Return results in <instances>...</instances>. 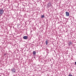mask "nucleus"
<instances>
[{
	"instance_id": "obj_1",
	"label": "nucleus",
	"mask_w": 76,
	"mask_h": 76,
	"mask_svg": "<svg viewBox=\"0 0 76 76\" xmlns=\"http://www.w3.org/2000/svg\"><path fill=\"white\" fill-rule=\"evenodd\" d=\"M3 13H4V10L3 9H0V15H1L3 14Z\"/></svg>"
},
{
	"instance_id": "obj_2",
	"label": "nucleus",
	"mask_w": 76,
	"mask_h": 76,
	"mask_svg": "<svg viewBox=\"0 0 76 76\" xmlns=\"http://www.w3.org/2000/svg\"><path fill=\"white\" fill-rule=\"evenodd\" d=\"M66 16H69L70 15L69 14V12H66Z\"/></svg>"
},
{
	"instance_id": "obj_3",
	"label": "nucleus",
	"mask_w": 76,
	"mask_h": 76,
	"mask_svg": "<svg viewBox=\"0 0 76 76\" xmlns=\"http://www.w3.org/2000/svg\"><path fill=\"white\" fill-rule=\"evenodd\" d=\"M28 36H24L23 37V39H28Z\"/></svg>"
},
{
	"instance_id": "obj_4",
	"label": "nucleus",
	"mask_w": 76,
	"mask_h": 76,
	"mask_svg": "<svg viewBox=\"0 0 76 76\" xmlns=\"http://www.w3.org/2000/svg\"><path fill=\"white\" fill-rule=\"evenodd\" d=\"M11 70L12 72H13V73L14 72V73H16V71H15V69H11Z\"/></svg>"
},
{
	"instance_id": "obj_5",
	"label": "nucleus",
	"mask_w": 76,
	"mask_h": 76,
	"mask_svg": "<svg viewBox=\"0 0 76 76\" xmlns=\"http://www.w3.org/2000/svg\"><path fill=\"white\" fill-rule=\"evenodd\" d=\"M51 6V4L50 3H49L47 5L48 7H50Z\"/></svg>"
},
{
	"instance_id": "obj_6",
	"label": "nucleus",
	"mask_w": 76,
	"mask_h": 76,
	"mask_svg": "<svg viewBox=\"0 0 76 76\" xmlns=\"http://www.w3.org/2000/svg\"><path fill=\"white\" fill-rule=\"evenodd\" d=\"M72 42H69L68 44L69 46H70V45H72Z\"/></svg>"
},
{
	"instance_id": "obj_7",
	"label": "nucleus",
	"mask_w": 76,
	"mask_h": 76,
	"mask_svg": "<svg viewBox=\"0 0 76 76\" xmlns=\"http://www.w3.org/2000/svg\"><path fill=\"white\" fill-rule=\"evenodd\" d=\"M33 55H35L36 54V52L35 51H34L33 52Z\"/></svg>"
},
{
	"instance_id": "obj_8",
	"label": "nucleus",
	"mask_w": 76,
	"mask_h": 76,
	"mask_svg": "<svg viewBox=\"0 0 76 76\" xmlns=\"http://www.w3.org/2000/svg\"><path fill=\"white\" fill-rule=\"evenodd\" d=\"M45 42L46 45H48V41L46 40Z\"/></svg>"
},
{
	"instance_id": "obj_9",
	"label": "nucleus",
	"mask_w": 76,
	"mask_h": 76,
	"mask_svg": "<svg viewBox=\"0 0 76 76\" xmlns=\"http://www.w3.org/2000/svg\"><path fill=\"white\" fill-rule=\"evenodd\" d=\"M45 16H44V15H42L41 16V18H44Z\"/></svg>"
},
{
	"instance_id": "obj_10",
	"label": "nucleus",
	"mask_w": 76,
	"mask_h": 76,
	"mask_svg": "<svg viewBox=\"0 0 76 76\" xmlns=\"http://www.w3.org/2000/svg\"><path fill=\"white\" fill-rule=\"evenodd\" d=\"M69 76H73L72 75H71V74H70L69 75Z\"/></svg>"
},
{
	"instance_id": "obj_11",
	"label": "nucleus",
	"mask_w": 76,
	"mask_h": 76,
	"mask_svg": "<svg viewBox=\"0 0 76 76\" xmlns=\"http://www.w3.org/2000/svg\"><path fill=\"white\" fill-rule=\"evenodd\" d=\"M75 65H76V62H75Z\"/></svg>"
}]
</instances>
